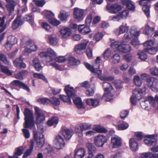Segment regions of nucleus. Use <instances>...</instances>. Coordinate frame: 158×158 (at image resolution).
Segmentation results:
<instances>
[{
  "instance_id": "47",
  "label": "nucleus",
  "mask_w": 158,
  "mask_h": 158,
  "mask_svg": "<svg viewBox=\"0 0 158 158\" xmlns=\"http://www.w3.org/2000/svg\"><path fill=\"white\" fill-rule=\"evenodd\" d=\"M83 131L80 125L76 126L75 128V133L78 136L82 137L83 136Z\"/></svg>"
},
{
  "instance_id": "23",
  "label": "nucleus",
  "mask_w": 158,
  "mask_h": 158,
  "mask_svg": "<svg viewBox=\"0 0 158 158\" xmlns=\"http://www.w3.org/2000/svg\"><path fill=\"white\" fill-rule=\"evenodd\" d=\"M148 102L152 105H153L154 106H156L155 98L154 99L152 97L149 96L146 98L145 101L142 102L141 104L142 108L145 110L148 109V105L147 106H145L144 105L145 102Z\"/></svg>"
},
{
  "instance_id": "43",
  "label": "nucleus",
  "mask_w": 158,
  "mask_h": 158,
  "mask_svg": "<svg viewBox=\"0 0 158 158\" xmlns=\"http://www.w3.org/2000/svg\"><path fill=\"white\" fill-rule=\"evenodd\" d=\"M68 63L72 65H77L80 64L79 60H77L74 57H71L68 58Z\"/></svg>"
},
{
  "instance_id": "10",
  "label": "nucleus",
  "mask_w": 158,
  "mask_h": 158,
  "mask_svg": "<svg viewBox=\"0 0 158 158\" xmlns=\"http://www.w3.org/2000/svg\"><path fill=\"white\" fill-rule=\"evenodd\" d=\"M101 59L99 56L96 57L93 66H92L88 63H85L84 64L86 67L92 73L95 72L96 69H99L100 66V61Z\"/></svg>"
},
{
  "instance_id": "39",
  "label": "nucleus",
  "mask_w": 158,
  "mask_h": 158,
  "mask_svg": "<svg viewBox=\"0 0 158 158\" xmlns=\"http://www.w3.org/2000/svg\"><path fill=\"white\" fill-rule=\"evenodd\" d=\"M44 143V139L43 135L40 134L39 138L37 140V145L39 148H41Z\"/></svg>"
},
{
  "instance_id": "57",
  "label": "nucleus",
  "mask_w": 158,
  "mask_h": 158,
  "mask_svg": "<svg viewBox=\"0 0 158 158\" xmlns=\"http://www.w3.org/2000/svg\"><path fill=\"white\" fill-rule=\"evenodd\" d=\"M1 71L8 75H10L12 74L11 73L9 70L8 68L4 66L1 65Z\"/></svg>"
},
{
  "instance_id": "17",
  "label": "nucleus",
  "mask_w": 158,
  "mask_h": 158,
  "mask_svg": "<svg viewBox=\"0 0 158 158\" xmlns=\"http://www.w3.org/2000/svg\"><path fill=\"white\" fill-rule=\"evenodd\" d=\"M88 41H85L84 42L76 45L75 48V51L77 54H81L82 51L85 50L87 45Z\"/></svg>"
},
{
  "instance_id": "30",
  "label": "nucleus",
  "mask_w": 158,
  "mask_h": 158,
  "mask_svg": "<svg viewBox=\"0 0 158 158\" xmlns=\"http://www.w3.org/2000/svg\"><path fill=\"white\" fill-rule=\"evenodd\" d=\"M59 119L56 117H54L49 118L47 122V124L49 126L56 125L58 122Z\"/></svg>"
},
{
  "instance_id": "44",
  "label": "nucleus",
  "mask_w": 158,
  "mask_h": 158,
  "mask_svg": "<svg viewBox=\"0 0 158 158\" xmlns=\"http://www.w3.org/2000/svg\"><path fill=\"white\" fill-rule=\"evenodd\" d=\"M28 73L27 71L26 70L21 71L19 73L14 75L16 78L22 80L23 79V76L27 74Z\"/></svg>"
},
{
  "instance_id": "5",
  "label": "nucleus",
  "mask_w": 158,
  "mask_h": 158,
  "mask_svg": "<svg viewBox=\"0 0 158 158\" xmlns=\"http://www.w3.org/2000/svg\"><path fill=\"white\" fill-rule=\"evenodd\" d=\"M64 91L68 96L60 95V98L64 102L70 104L71 103L70 98L73 97L75 95L74 90L73 88H70L69 87V85H68L65 87Z\"/></svg>"
},
{
  "instance_id": "33",
  "label": "nucleus",
  "mask_w": 158,
  "mask_h": 158,
  "mask_svg": "<svg viewBox=\"0 0 158 158\" xmlns=\"http://www.w3.org/2000/svg\"><path fill=\"white\" fill-rule=\"evenodd\" d=\"M75 95L73 97H72L74 103L78 108H82L83 106V104L81 99L79 97H75Z\"/></svg>"
},
{
  "instance_id": "13",
  "label": "nucleus",
  "mask_w": 158,
  "mask_h": 158,
  "mask_svg": "<svg viewBox=\"0 0 158 158\" xmlns=\"http://www.w3.org/2000/svg\"><path fill=\"white\" fill-rule=\"evenodd\" d=\"M54 14L51 11H48L45 17L50 23L54 26H56L60 23V22L54 18Z\"/></svg>"
},
{
  "instance_id": "12",
  "label": "nucleus",
  "mask_w": 158,
  "mask_h": 158,
  "mask_svg": "<svg viewBox=\"0 0 158 158\" xmlns=\"http://www.w3.org/2000/svg\"><path fill=\"white\" fill-rule=\"evenodd\" d=\"M73 14L74 18L78 21L82 20L85 16L84 10L77 7L74 8Z\"/></svg>"
},
{
  "instance_id": "26",
  "label": "nucleus",
  "mask_w": 158,
  "mask_h": 158,
  "mask_svg": "<svg viewBox=\"0 0 158 158\" xmlns=\"http://www.w3.org/2000/svg\"><path fill=\"white\" fill-rule=\"evenodd\" d=\"M23 23V22L21 19L20 17L18 16L13 22L12 26V28L13 29H16Z\"/></svg>"
},
{
  "instance_id": "59",
  "label": "nucleus",
  "mask_w": 158,
  "mask_h": 158,
  "mask_svg": "<svg viewBox=\"0 0 158 158\" xmlns=\"http://www.w3.org/2000/svg\"><path fill=\"white\" fill-rule=\"evenodd\" d=\"M150 72L152 75L158 76V68L154 67L151 68Z\"/></svg>"
},
{
  "instance_id": "25",
  "label": "nucleus",
  "mask_w": 158,
  "mask_h": 158,
  "mask_svg": "<svg viewBox=\"0 0 158 158\" xmlns=\"http://www.w3.org/2000/svg\"><path fill=\"white\" fill-rule=\"evenodd\" d=\"M8 3L6 5L7 10L10 14L14 10V7L16 5L15 1L12 0H6Z\"/></svg>"
},
{
  "instance_id": "64",
  "label": "nucleus",
  "mask_w": 158,
  "mask_h": 158,
  "mask_svg": "<svg viewBox=\"0 0 158 158\" xmlns=\"http://www.w3.org/2000/svg\"><path fill=\"white\" fill-rule=\"evenodd\" d=\"M0 60L2 61L6 64L9 65V62L7 60L6 56L3 54H0Z\"/></svg>"
},
{
  "instance_id": "32",
  "label": "nucleus",
  "mask_w": 158,
  "mask_h": 158,
  "mask_svg": "<svg viewBox=\"0 0 158 158\" xmlns=\"http://www.w3.org/2000/svg\"><path fill=\"white\" fill-rule=\"evenodd\" d=\"M60 32L62 37L64 38H66L71 34L70 29L66 28L61 29L60 31Z\"/></svg>"
},
{
  "instance_id": "56",
  "label": "nucleus",
  "mask_w": 158,
  "mask_h": 158,
  "mask_svg": "<svg viewBox=\"0 0 158 158\" xmlns=\"http://www.w3.org/2000/svg\"><path fill=\"white\" fill-rule=\"evenodd\" d=\"M37 47L34 44L30 48H25L24 51L30 53L33 51H35L37 50Z\"/></svg>"
},
{
  "instance_id": "37",
  "label": "nucleus",
  "mask_w": 158,
  "mask_h": 158,
  "mask_svg": "<svg viewBox=\"0 0 158 158\" xmlns=\"http://www.w3.org/2000/svg\"><path fill=\"white\" fill-rule=\"evenodd\" d=\"M30 148L27 150L23 156V158H26L31 154L34 147V143L32 140L30 141Z\"/></svg>"
},
{
  "instance_id": "49",
  "label": "nucleus",
  "mask_w": 158,
  "mask_h": 158,
  "mask_svg": "<svg viewBox=\"0 0 158 158\" xmlns=\"http://www.w3.org/2000/svg\"><path fill=\"white\" fill-rule=\"evenodd\" d=\"M37 102L43 105H47L50 103V100L48 98H40L37 99Z\"/></svg>"
},
{
  "instance_id": "42",
  "label": "nucleus",
  "mask_w": 158,
  "mask_h": 158,
  "mask_svg": "<svg viewBox=\"0 0 158 158\" xmlns=\"http://www.w3.org/2000/svg\"><path fill=\"white\" fill-rule=\"evenodd\" d=\"M142 94V90L141 89H135L133 90L132 96L136 97L137 99H140Z\"/></svg>"
},
{
  "instance_id": "62",
  "label": "nucleus",
  "mask_w": 158,
  "mask_h": 158,
  "mask_svg": "<svg viewBox=\"0 0 158 158\" xmlns=\"http://www.w3.org/2000/svg\"><path fill=\"white\" fill-rule=\"evenodd\" d=\"M27 128H24L22 129V131L25 138L28 139L30 137V133L29 130Z\"/></svg>"
},
{
  "instance_id": "55",
  "label": "nucleus",
  "mask_w": 158,
  "mask_h": 158,
  "mask_svg": "<svg viewBox=\"0 0 158 158\" xmlns=\"http://www.w3.org/2000/svg\"><path fill=\"white\" fill-rule=\"evenodd\" d=\"M50 102L54 106H57L60 104L59 99L55 97H52L50 100Z\"/></svg>"
},
{
  "instance_id": "38",
  "label": "nucleus",
  "mask_w": 158,
  "mask_h": 158,
  "mask_svg": "<svg viewBox=\"0 0 158 158\" xmlns=\"http://www.w3.org/2000/svg\"><path fill=\"white\" fill-rule=\"evenodd\" d=\"M123 43L122 42L116 41L112 43L111 44V46L113 48L116 49L117 50L119 51Z\"/></svg>"
},
{
  "instance_id": "20",
  "label": "nucleus",
  "mask_w": 158,
  "mask_h": 158,
  "mask_svg": "<svg viewBox=\"0 0 158 158\" xmlns=\"http://www.w3.org/2000/svg\"><path fill=\"white\" fill-rule=\"evenodd\" d=\"M70 15V13L63 10H61L58 16V18L62 22H65Z\"/></svg>"
},
{
  "instance_id": "8",
  "label": "nucleus",
  "mask_w": 158,
  "mask_h": 158,
  "mask_svg": "<svg viewBox=\"0 0 158 158\" xmlns=\"http://www.w3.org/2000/svg\"><path fill=\"white\" fill-rule=\"evenodd\" d=\"M53 144L54 146L56 149H60L64 147L65 143L63 137L58 135L56 136L53 141Z\"/></svg>"
},
{
  "instance_id": "61",
  "label": "nucleus",
  "mask_w": 158,
  "mask_h": 158,
  "mask_svg": "<svg viewBox=\"0 0 158 158\" xmlns=\"http://www.w3.org/2000/svg\"><path fill=\"white\" fill-rule=\"evenodd\" d=\"M94 130L99 133H106L107 132V130L105 128L100 126L96 127Z\"/></svg>"
},
{
  "instance_id": "41",
  "label": "nucleus",
  "mask_w": 158,
  "mask_h": 158,
  "mask_svg": "<svg viewBox=\"0 0 158 158\" xmlns=\"http://www.w3.org/2000/svg\"><path fill=\"white\" fill-rule=\"evenodd\" d=\"M141 158H158L152 152H148L143 153L141 155Z\"/></svg>"
},
{
  "instance_id": "21",
  "label": "nucleus",
  "mask_w": 158,
  "mask_h": 158,
  "mask_svg": "<svg viewBox=\"0 0 158 158\" xmlns=\"http://www.w3.org/2000/svg\"><path fill=\"white\" fill-rule=\"evenodd\" d=\"M154 31V26L151 27L150 24H147L145 26V29L143 31V33L148 37H150L152 35Z\"/></svg>"
},
{
  "instance_id": "9",
  "label": "nucleus",
  "mask_w": 158,
  "mask_h": 158,
  "mask_svg": "<svg viewBox=\"0 0 158 158\" xmlns=\"http://www.w3.org/2000/svg\"><path fill=\"white\" fill-rule=\"evenodd\" d=\"M35 114L36 116V122L37 124L42 123L45 120V114L43 111L38 107L35 109Z\"/></svg>"
},
{
  "instance_id": "63",
  "label": "nucleus",
  "mask_w": 158,
  "mask_h": 158,
  "mask_svg": "<svg viewBox=\"0 0 158 158\" xmlns=\"http://www.w3.org/2000/svg\"><path fill=\"white\" fill-rule=\"evenodd\" d=\"M33 2L38 6L42 7L45 4V2L43 0H33Z\"/></svg>"
},
{
  "instance_id": "11",
  "label": "nucleus",
  "mask_w": 158,
  "mask_h": 158,
  "mask_svg": "<svg viewBox=\"0 0 158 158\" xmlns=\"http://www.w3.org/2000/svg\"><path fill=\"white\" fill-rule=\"evenodd\" d=\"M107 141L106 136L102 135H98L95 136L94 140L95 145L98 147H102Z\"/></svg>"
},
{
  "instance_id": "2",
  "label": "nucleus",
  "mask_w": 158,
  "mask_h": 158,
  "mask_svg": "<svg viewBox=\"0 0 158 158\" xmlns=\"http://www.w3.org/2000/svg\"><path fill=\"white\" fill-rule=\"evenodd\" d=\"M23 114L25 122L23 126L24 128L32 129L35 127V121L32 111L27 108L25 109Z\"/></svg>"
},
{
  "instance_id": "4",
  "label": "nucleus",
  "mask_w": 158,
  "mask_h": 158,
  "mask_svg": "<svg viewBox=\"0 0 158 158\" xmlns=\"http://www.w3.org/2000/svg\"><path fill=\"white\" fill-rule=\"evenodd\" d=\"M144 142L148 146H153L151 148L150 150L156 156L158 157V146H154L157 143V139L153 135L149 136V137L145 139Z\"/></svg>"
},
{
  "instance_id": "16",
  "label": "nucleus",
  "mask_w": 158,
  "mask_h": 158,
  "mask_svg": "<svg viewBox=\"0 0 158 158\" xmlns=\"http://www.w3.org/2000/svg\"><path fill=\"white\" fill-rule=\"evenodd\" d=\"M30 63L36 71H39L42 69V67L41 65L40 60L37 57L34 58Z\"/></svg>"
},
{
  "instance_id": "22",
  "label": "nucleus",
  "mask_w": 158,
  "mask_h": 158,
  "mask_svg": "<svg viewBox=\"0 0 158 158\" xmlns=\"http://www.w3.org/2000/svg\"><path fill=\"white\" fill-rule=\"evenodd\" d=\"M78 30L79 32L83 35L88 34L91 31V30L88 26H85V25H79Z\"/></svg>"
},
{
  "instance_id": "7",
  "label": "nucleus",
  "mask_w": 158,
  "mask_h": 158,
  "mask_svg": "<svg viewBox=\"0 0 158 158\" xmlns=\"http://www.w3.org/2000/svg\"><path fill=\"white\" fill-rule=\"evenodd\" d=\"M147 84L151 90L155 92L158 91V79L149 77L147 79Z\"/></svg>"
},
{
  "instance_id": "51",
  "label": "nucleus",
  "mask_w": 158,
  "mask_h": 158,
  "mask_svg": "<svg viewBox=\"0 0 158 158\" xmlns=\"http://www.w3.org/2000/svg\"><path fill=\"white\" fill-rule=\"evenodd\" d=\"M21 148H17V151L15 153L14 156H9V158H18L17 156H20L22 154L23 149H21Z\"/></svg>"
},
{
  "instance_id": "28",
  "label": "nucleus",
  "mask_w": 158,
  "mask_h": 158,
  "mask_svg": "<svg viewBox=\"0 0 158 158\" xmlns=\"http://www.w3.org/2000/svg\"><path fill=\"white\" fill-rule=\"evenodd\" d=\"M129 144L131 149L133 151H136L138 147V143L134 138L130 139L129 141Z\"/></svg>"
},
{
  "instance_id": "1",
  "label": "nucleus",
  "mask_w": 158,
  "mask_h": 158,
  "mask_svg": "<svg viewBox=\"0 0 158 158\" xmlns=\"http://www.w3.org/2000/svg\"><path fill=\"white\" fill-rule=\"evenodd\" d=\"M140 31L132 28H131L124 34L123 37V42H127L132 38L134 37L131 41V44L135 46L139 44L137 36L139 35Z\"/></svg>"
},
{
  "instance_id": "52",
  "label": "nucleus",
  "mask_w": 158,
  "mask_h": 158,
  "mask_svg": "<svg viewBox=\"0 0 158 158\" xmlns=\"http://www.w3.org/2000/svg\"><path fill=\"white\" fill-rule=\"evenodd\" d=\"M83 131H86L90 129L91 125L89 123H83L80 125Z\"/></svg>"
},
{
  "instance_id": "36",
  "label": "nucleus",
  "mask_w": 158,
  "mask_h": 158,
  "mask_svg": "<svg viewBox=\"0 0 158 158\" xmlns=\"http://www.w3.org/2000/svg\"><path fill=\"white\" fill-rule=\"evenodd\" d=\"M99 103L98 100L94 99H89L86 100V103L87 105L94 107L97 106Z\"/></svg>"
},
{
  "instance_id": "18",
  "label": "nucleus",
  "mask_w": 158,
  "mask_h": 158,
  "mask_svg": "<svg viewBox=\"0 0 158 158\" xmlns=\"http://www.w3.org/2000/svg\"><path fill=\"white\" fill-rule=\"evenodd\" d=\"M86 154V150L83 148L76 149L74 151V158H83Z\"/></svg>"
},
{
  "instance_id": "60",
  "label": "nucleus",
  "mask_w": 158,
  "mask_h": 158,
  "mask_svg": "<svg viewBox=\"0 0 158 158\" xmlns=\"http://www.w3.org/2000/svg\"><path fill=\"white\" fill-rule=\"evenodd\" d=\"M150 8L149 6H144L142 8L143 11L148 18L150 16Z\"/></svg>"
},
{
  "instance_id": "14",
  "label": "nucleus",
  "mask_w": 158,
  "mask_h": 158,
  "mask_svg": "<svg viewBox=\"0 0 158 158\" xmlns=\"http://www.w3.org/2000/svg\"><path fill=\"white\" fill-rule=\"evenodd\" d=\"M106 7L107 10L109 12L114 14H116L122 8V6L118 3L112 5L107 4Z\"/></svg>"
},
{
  "instance_id": "50",
  "label": "nucleus",
  "mask_w": 158,
  "mask_h": 158,
  "mask_svg": "<svg viewBox=\"0 0 158 158\" xmlns=\"http://www.w3.org/2000/svg\"><path fill=\"white\" fill-rule=\"evenodd\" d=\"M33 76L35 78L42 79L46 82H48L47 79L42 74L38 73H34L33 75Z\"/></svg>"
},
{
  "instance_id": "24",
  "label": "nucleus",
  "mask_w": 158,
  "mask_h": 158,
  "mask_svg": "<svg viewBox=\"0 0 158 158\" xmlns=\"http://www.w3.org/2000/svg\"><path fill=\"white\" fill-rule=\"evenodd\" d=\"M13 63L14 65L18 68H25L26 66L25 64L23 63V60L20 57L14 60Z\"/></svg>"
},
{
  "instance_id": "15",
  "label": "nucleus",
  "mask_w": 158,
  "mask_h": 158,
  "mask_svg": "<svg viewBox=\"0 0 158 158\" xmlns=\"http://www.w3.org/2000/svg\"><path fill=\"white\" fill-rule=\"evenodd\" d=\"M111 142L113 148H118L121 146V139L117 136H112L111 138Z\"/></svg>"
},
{
  "instance_id": "29",
  "label": "nucleus",
  "mask_w": 158,
  "mask_h": 158,
  "mask_svg": "<svg viewBox=\"0 0 158 158\" xmlns=\"http://www.w3.org/2000/svg\"><path fill=\"white\" fill-rule=\"evenodd\" d=\"M86 148L88 150V154L94 155L97 149L92 143H87L86 144Z\"/></svg>"
},
{
  "instance_id": "19",
  "label": "nucleus",
  "mask_w": 158,
  "mask_h": 158,
  "mask_svg": "<svg viewBox=\"0 0 158 158\" xmlns=\"http://www.w3.org/2000/svg\"><path fill=\"white\" fill-rule=\"evenodd\" d=\"M129 29V27L126 24L121 25L119 28L115 29L114 33L117 35L127 32Z\"/></svg>"
},
{
  "instance_id": "58",
  "label": "nucleus",
  "mask_w": 158,
  "mask_h": 158,
  "mask_svg": "<svg viewBox=\"0 0 158 158\" xmlns=\"http://www.w3.org/2000/svg\"><path fill=\"white\" fill-rule=\"evenodd\" d=\"M119 14L122 19H126L129 15V11L128 10H125L121 12Z\"/></svg>"
},
{
  "instance_id": "48",
  "label": "nucleus",
  "mask_w": 158,
  "mask_h": 158,
  "mask_svg": "<svg viewBox=\"0 0 158 158\" xmlns=\"http://www.w3.org/2000/svg\"><path fill=\"white\" fill-rule=\"evenodd\" d=\"M111 59L112 62L116 64L119 62L120 57L118 54H115L113 56Z\"/></svg>"
},
{
  "instance_id": "3",
  "label": "nucleus",
  "mask_w": 158,
  "mask_h": 158,
  "mask_svg": "<svg viewBox=\"0 0 158 158\" xmlns=\"http://www.w3.org/2000/svg\"><path fill=\"white\" fill-rule=\"evenodd\" d=\"M102 86L104 89L105 94L103 95L102 99L105 101H110L112 99V92L113 91L111 84L107 82H104L102 83Z\"/></svg>"
},
{
  "instance_id": "6",
  "label": "nucleus",
  "mask_w": 158,
  "mask_h": 158,
  "mask_svg": "<svg viewBox=\"0 0 158 158\" xmlns=\"http://www.w3.org/2000/svg\"><path fill=\"white\" fill-rule=\"evenodd\" d=\"M39 55L40 57H45L46 61L49 62L54 59L56 56V54L52 49L48 48L47 52H42L39 54Z\"/></svg>"
},
{
  "instance_id": "35",
  "label": "nucleus",
  "mask_w": 158,
  "mask_h": 158,
  "mask_svg": "<svg viewBox=\"0 0 158 158\" xmlns=\"http://www.w3.org/2000/svg\"><path fill=\"white\" fill-rule=\"evenodd\" d=\"M127 1H124L123 2L124 4L126 5L127 8L129 10L134 11L135 10V6L133 2L130 0H128Z\"/></svg>"
},
{
  "instance_id": "53",
  "label": "nucleus",
  "mask_w": 158,
  "mask_h": 158,
  "mask_svg": "<svg viewBox=\"0 0 158 158\" xmlns=\"http://www.w3.org/2000/svg\"><path fill=\"white\" fill-rule=\"evenodd\" d=\"M7 41L13 45L17 43V40L15 36H10L8 37Z\"/></svg>"
},
{
  "instance_id": "27",
  "label": "nucleus",
  "mask_w": 158,
  "mask_h": 158,
  "mask_svg": "<svg viewBox=\"0 0 158 158\" xmlns=\"http://www.w3.org/2000/svg\"><path fill=\"white\" fill-rule=\"evenodd\" d=\"M72 129H64L62 131V134L66 140H69L73 134Z\"/></svg>"
},
{
  "instance_id": "45",
  "label": "nucleus",
  "mask_w": 158,
  "mask_h": 158,
  "mask_svg": "<svg viewBox=\"0 0 158 158\" xmlns=\"http://www.w3.org/2000/svg\"><path fill=\"white\" fill-rule=\"evenodd\" d=\"M129 125L127 123L123 121L122 123L118 125V129L119 130H125L128 128Z\"/></svg>"
},
{
  "instance_id": "31",
  "label": "nucleus",
  "mask_w": 158,
  "mask_h": 158,
  "mask_svg": "<svg viewBox=\"0 0 158 158\" xmlns=\"http://www.w3.org/2000/svg\"><path fill=\"white\" fill-rule=\"evenodd\" d=\"M131 50V48L129 45L125 44L123 43L119 52L123 53H126L130 52Z\"/></svg>"
},
{
  "instance_id": "40",
  "label": "nucleus",
  "mask_w": 158,
  "mask_h": 158,
  "mask_svg": "<svg viewBox=\"0 0 158 158\" xmlns=\"http://www.w3.org/2000/svg\"><path fill=\"white\" fill-rule=\"evenodd\" d=\"M48 40L50 44L53 45H56L58 43V40L54 35H49L48 36Z\"/></svg>"
},
{
  "instance_id": "34",
  "label": "nucleus",
  "mask_w": 158,
  "mask_h": 158,
  "mask_svg": "<svg viewBox=\"0 0 158 158\" xmlns=\"http://www.w3.org/2000/svg\"><path fill=\"white\" fill-rule=\"evenodd\" d=\"M146 51L145 49L143 51L139 50L137 52V55L139 56V58L142 60H145L147 58V56L146 54Z\"/></svg>"
},
{
  "instance_id": "54",
  "label": "nucleus",
  "mask_w": 158,
  "mask_h": 158,
  "mask_svg": "<svg viewBox=\"0 0 158 158\" xmlns=\"http://www.w3.org/2000/svg\"><path fill=\"white\" fill-rule=\"evenodd\" d=\"M145 51L147 52L148 53L152 55H154L156 54L157 51V49L156 47H151L148 48H145Z\"/></svg>"
},
{
  "instance_id": "46",
  "label": "nucleus",
  "mask_w": 158,
  "mask_h": 158,
  "mask_svg": "<svg viewBox=\"0 0 158 158\" xmlns=\"http://www.w3.org/2000/svg\"><path fill=\"white\" fill-rule=\"evenodd\" d=\"M134 81L135 85L139 87L141 85L142 83L140 78L138 76H135L134 77Z\"/></svg>"
}]
</instances>
